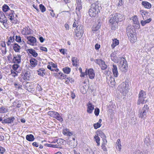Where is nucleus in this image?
<instances>
[{"label":"nucleus","instance_id":"1","mask_svg":"<svg viewBox=\"0 0 154 154\" xmlns=\"http://www.w3.org/2000/svg\"><path fill=\"white\" fill-rule=\"evenodd\" d=\"M100 5L97 2L92 4L88 11V13L91 17H96L100 12Z\"/></svg>","mask_w":154,"mask_h":154},{"label":"nucleus","instance_id":"2","mask_svg":"<svg viewBox=\"0 0 154 154\" xmlns=\"http://www.w3.org/2000/svg\"><path fill=\"white\" fill-rule=\"evenodd\" d=\"M133 29H134L133 27L131 25L128 26L127 28L126 31L127 35L129 38H130V41L132 43L135 42L137 39Z\"/></svg>","mask_w":154,"mask_h":154},{"label":"nucleus","instance_id":"3","mask_svg":"<svg viewBox=\"0 0 154 154\" xmlns=\"http://www.w3.org/2000/svg\"><path fill=\"white\" fill-rule=\"evenodd\" d=\"M119 68L122 72H126L127 71L128 67L126 60L123 58L122 59L120 63L119 64Z\"/></svg>","mask_w":154,"mask_h":154},{"label":"nucleus","instance_id":"4","mask_svg":"<svg viewBox=\"0 0 154 154\" xmlns=\"http://www.w3.org/2000/svg\"><path fill=\"white\" fill-rule=\"evenodd\" d=\"M146 92L143 90L141 91L139 94V100L138 101V104H140V103H144V102L146 100Z\"/></svg>","mask_w":154,"mask_h":154},{"label":"nucleus","instance_id":"5","mask_svg":"<svg viewBox=\"0 0 154 154\" xmlns=\"http://www.w3.org/2000/svg\"><path fill=\"white\" fill-rule=\"evenodd\" d=\"M149 107L147 105H145L141 111H139V117L145 118L146 113L148 111Z\"/></svg>","mask_w":154,"mask_h":154},{"label":"nucleus","instance_id":"6","mask_svg":"<svg viewBox=\"0 0 154 154\" xmlns=\"http://www.w3.org/2000/svg\"><path fill=\"white\" fill-rule=\"evenodd\" d=\"M118 89L123 94H125L128 92V86L126 85V84L124 82L121 83L119 86Z\"/></svg>","mask_w":154,"mask_h":154},{"label":"nucleus","instance_id":"7","mask_svg":"<svg viewBox=\"0 0 154 154\" xmlns=\"http://www.w3.org/2000/svg\"><path fill=\"white\" fill-rule=\"evenodd\" d=\"M95 62L99 64L101 67L102 70H104L107 68V66L105 64V62L102 60L96 59Z\"/></svg>","mask_w":154,"mask_h":154},{"label":"nucleus","instance_id":"8","mask_svg":"<svg viewBox=\"0 0 154 154\" xmlns=\"http://www.w3.org/2000/svg\"><path fill=\"white\" fill-rule=\"evenodd\" d=\"M28 41L27 43L32 46L34 45V44L36 42V39L32 36H29L27 37Z\"/></svg>","mask_w":154,"mask_h":154},{"label":"nucleus","instance_id":"9","mask_svg":"<svg viewBox=\"0 0 154 154\" xmlns=\"http://www.w3.org/2000/svg\"><path fill=\"white\" fill-rule=\"evenodd\" d=\"M85 71L86 72H88V74L90 79H94L95 74L94 72V71L92 69L90 68L88 70L87 69H86Z\"/></svg>","mask_w":154,"mask_h":154},{"label":"nucleus","instance_id":"10","mask_svg":"<svg viewBox=\"0 0 154 154\" xmlns=\"http://www.w3.org/2000/svg\"><path fill=\"white\" fill-rule=\"evenodd\" d=\"M77 6L76 8V12L77 13H80V11L82 8L81 0H76Z\"/></svg>","mask_w":154,"mask_h":154},{"label":"nucleus","instance_id":"11","mask_svg":"<svg viewBox=\"0 0 154 154\" xmlns=\"http://www.w3.org/2000/svg\"><path fill=\"white\" fill-rule=\"evenodd\" d=\"M87 106V112L89 113H91L94 109V106L92 105L90 102L88 103Z\"/></svg>","mask_w":154,"mask_h":154},{"label":"nucleus","instance_id":"12","mask_svg":"<svg viewBox=\"0 0 154 154\" xmlns=\"http://www.w3.org/2000/svg\"><path fill=\"white\" fill-rule=\"evenodd\" d=\"M109 23L112 25V29H115L117 26L118 22L115 20H113V19L109 18Z\"/></svg>","mask_w":154,"mask_h":154},{"label":"nucleus","instance_id":"13","mask_svg":"<svg viewBox=\"0 0 154 154\" xmlns=\"http://www.w3.org/2000/svg\"><path fill=\"white\" fill-rule=\"evenodd\" d=\"M7 20L4 14L2 12H0V22L3 23L4 25L5 23L6 22Z\"/></svg>","mask_w":154,"mask_h":154},{"label":"nucleus","instance_id":"14","mask_svg":"<svg viewBox=\"0 0 154 154\" xmlns=\"http://www.w3.org/2000/svg\"><path fill=\"white\" fill-rule=\"evenodd\" d=\"M21 32L23 35H26L30 34L32 32L29 27H26L23 29Z\"/></svg>","mask_w":154,"mask_h":154},{"label":"nucleus","instance_id":"15","mask_svg":"<svg viewBox=\"0 0 154 154\" xmlns=\"http://www.w3.org/2000/svg\"><path fill=\"white\" fill-rule=\"evenodd\" d=\"M112 71L114 76L116 77H117L119 75V73L116 66L113 64L112 65Z\"/></svg>","mask_w":154,"mask_h":154},{"label":"nucleus","instance_id":"16","mask_svg":"<svg viewBox=\"0 0 154 154\" xmlns=\"http://www.w3.org/2000/svg\"><path fill=\"white\" fill-rule=\"evenodd\" d=\"M72 65L75 67L78 66L79 64V60L75 57H72Z\"/></svg>","mask_w":154,"mask_h":154},{"label":"nucleus","instance_id":"17","mask_svg":"<svg viewBox=\"0 0 154 154\" xmlns=\"http://www.w3.org/2000/svg\"><path fill=\"white\" fill-rule=\"evenodd\" d=\"M21 55L20 54H18L17 56L14 57L13 58V61L15 63H19L21 61Z\"/></svg>","mask_w":154,"mask_h":154},{"label":"nucleus","instance_id":"18","mask_svg":"<svg viewBox=\"0 0 154 154\" xmlns=\"http://www.w3.org/2000/svg\"><path fill=\"white\" fill-rule=\"evenodd\" d=\"M14 117H11L7 119H4L2 122V123H11L13 122L14 120Z\"/></svg>","mask_w":154,"mask_h":154},{"label":"nucleus","instance_id":"19","mask_svg":"<svg viewBox=\"0 0 154 154\" xmlns=\"http://www.w3.org/2000/svg\"><path fill=\"white\" fill-rule=\"evenodd\" d=\"M142 4L144 8L149 9L151 7V4L149 2L146 1H143L142 3Z\"/></svg>","mask_w":154,"mask_h":154},{"label":"nucleus","instance_id":"20","mask_svg":"<svg viewBox=\"0 0 154 154\" xmlns=\"http://www.w3.org/2000/svg\"><path fill=\"white\" fill-rule=\"evenodd\" d=\"M27 51L30 54H32L35 57H36L38 56L37 53L34 50L32 49H28Z\"/></svg>","mask_w":154,"mask_h":154},{"label":"nucleus","instance_id":"21","mask_svg":"<svg viewBox=\"0 0 154 154\" xmlns=\"http://www.w3.org/2000/svg\"><path fill=\"white\" fill-rule=\"evenodd\" d=\"M30 62L32 67H35L37 64V60L34 58L31 59L30 60Z\"/></svg>","mask_w":154,"mask_h":154},{"label":"nucleus","instance_id":"22","mask_svg":"<svg viewBox=\"0 0 154 154\" xmlns=\"http://www.w3.org/2000/svg\"><path fill=\"white\" fill-rule=\"evenodd\" d=\"M21 48V47L17 43H15L13 46L14 50L16 52H19Z\"/></svg>","mask_w":154,"mask_h":154},{"label":"nucleus","instance_id":"23","mask_svg":"<svg viewBox=\"0 0 154 154\" xmlns=\"http://www.w3.org/2000/svg\"><path fill=\"white\" fill-rule=\"evenodd\" d=\"M26 139L29 141H33L35 139L34 136L31 134L27 135L26 136Z\"/></svg>","mask_w":154,"mask_h":154},{"label":"nucleus","instance_id":"24","mask_svg":"<svg viewBox=\"0 0 154 154\" xmlns=\"http://www.w3.org/2000/svg\"><path fill=\"white\" fill-rule=\"evenodd\" d=\"M16 40L17 42H20L22 43V44L23 45L22 46V47H23V45L25 46V42L23 40L22 41H21V38L20 36L16 35Z\"/></svg>","mask_w":154,"mask_h":154},{"label":"nucleus","instance_id":"25","mask_svg":"<svg viewBox=\"0 0 154 154\" xmlns=\"http://www.w3.org/2000/svg\"><path fill=\"white\" fill-rule=\"evenodd\" d=\"M112 41L113 42L111 45V46L113 48H114L116 46L119 45V40L116 39H112Z\"/></svg>","mask_w":154,"mask_h":154},{"label":"nucleus","instance_id":"26","mask_svg":"<svg viewBox=\"0 0 154 154\" xmlns=\"http://www.w3.org/2000/svg\"><path fill=\"white\" fill-rule=\"evenodd\" d=\"M115 15L117 20L118 22L122 20L123 17L121 14H115Z\"/></svg>","mask_w":154,"mask_h":154},{"label":"nucleus","instance_id":"27","mask_svg":"<svg viewBox=\"0 0 154 154\" xmlns=\"http://www.w3.org/2000/svg\"><path fill=\"white\" fill-rule=\"evenodd\" d=\"M45 70L43 68L39 69L38 70V74L42 76H43L45 75V72H44Z\"/></svg>","mask_w":154,"mask_h":154},{"label":"nucleus","instance_id":"28","mask_svg":"<svg viewBox=\"0 0 154 154\" xmlns=\"http://www.w3.org/2000/svg\"><path fill=\"white\" fill-rule=\"evenodd\" d=\"M76 31H79L81 33H83V29L82 25L78 26L76 27Z\"/></svg>","mask_w":154,"mask_h":154},{"label":"nucleus","instance_id":"29","mask_svg":"<svg viewBox=\"0 0 154 154\" xmlns=\"http://www.w3.org/2000/svg\"><path fill=\"white\" fill-rule=\"evenodd\" d=\"M8 109L6 107H2L0 108V113H4L8 112Z\"/></svg>","mask_w":154,"mask_h":154},{"label":"nucleus","instance_id":"30","mask_svg":"<svg viewBox=\"0 0 154 154\" xmlns=\"http://www.w3.org/2000/svg\"><path fill=\"white\" fill-rule=\"evenodd\" d=\"M57 112H56L50 111L48 112V114L49 116H50L53 118H54L56 115V114H57Z\"/></svg>","mask_w":154,"mask_h":154},{"label":"nucleus","instance_id":"31","mask_svg":"<svg viewBox=\"0 0 154 154\" xmlns=\"http://www.w3.org/2000/svg\"><path fill=\"white\" fill-rule=\"evenodd\" d=\"M132 20L134 24H137V25H139V22L138 20V19L137 16H134Z\"/></svg>","mask_w":154,"mask_h":154},{"label":"nucleus","instance_id":"32","mask_svg":"<svg viewBox=\"0 0 154 154\" xmlns=\"http://www.w3.org/2000/svg\"><path fill=\"white\" fill-rule=\"evenodd\" d=\"M106 79L107 82L108 83H109V82L111 83L112 82H113L115 81V80L114 78H112L111 76H107L106 77Z\"/></svg>","mask_w":154,"mask_h":154},{"label":"nucleus","instance_id":"33","mask_svg":"<svg viewBox=\"0 0 154 154\" xmlns=\"http://www.w3.org/2000/svg\"><path fill=\"white\" fill-rule=\"evenodd\" d=\"M71 69L68 67H66L63 69V71L66 74H69L70 72Z\"/></svg>","mask_w":154,"mask_h":154},{"label":"nucleus","instance_id":"34","mask_svg":"<svg viewBox=\"0 0 154 154\" xmlns=\"http://www.w3.org/2000/svg\"><path fill=\"white\" fill-rule=\"evenodd\" d=\"M95 140L96 141L97 143V145L99 146L100 145V139L99 137L98 136L97 134H96L95 135L94 137Z\"/></svg>","mask_w":154,"mask_h":154},{"label":"nucleus","instance_id":"35","mask_svg":"<svg viewBox=\"0 0 154 154\" xmlns=\"http://www.w3.org/2000/svg\"><path fill=\"white\" fill-rule=\"evenodd\" d=\"M101 133L103 135V137H102V140L103 141L102 144H106L107 143V141L106 139V136L102 132H101Z\"/></svg>","mask_w":154,"mask_h":154},{"label":"nucleus","instance_id":"36","mask_svg":"<svg viewBox=\"0 0 154 154\" xmlns=\"http://www.w3.org/2000/svg\"><path fill=\"white\" fill-rule=\"evenodd\" d=\"M115 54V53H113L110 54V57L112 60L114 62H116L117 57L116 56Z\"/></svg>","mask_w":154,"mask_h":154},{"label":"nucleus","instance_id":"37","mask_svg":"<svg viewBox=\"0 0 154 154\" xmlns=\"http://www.w3.org/2000/svg\"><path fill=\"white\" fill-rule=\"evenodd\" d=\"M100 19L98 20V24L97 26L96 27H95V29H93V30L95 31L98 30L100 28L101 26V23H100Z\"/></svg>","mask_w":154,"mask_h":154},{"label":"nucleus","instance_id":"38","mask_svg":"<svg viewBox=\"0 0 154 154\" xmlns=\"http://www.w3.org/2000/svg\"><path fill=\"white\" fill-rule=\"evenodd\" d=\"M54 118L56 119L60 122H61L63 120V119L58 112H57V114H56Z\"/></svg>","mask_w":154,"mask_h":154},{"label":"nucleus","instance_id":"39","mask_svg":"<svg viewBox=\"0 0 154 154\" xmlns=\"http://www.w3.org/2000/svg\"><path fill=\"white\" fill-rule=\"evenodd\" d=\"M3 11L4 12H6L9 10V7L6 5H4L2 7Z\"/></svg>","mask_w":154,"mask_h":154},{"label":"nucleus","instance_id":"40","mask_svg":"<svg viewBox=\"0 0 154 154\" xmlns=\"http://www.w3.org/2000/svg\"><path fill=\"white\" fill-rule=\"evenodd\" d=\"M39 8L42 12H44L46 11V8L42 4H40L39 5Z\"/></svg>","mask_w":154,"mask_h":154},{"label":"nucleus","instance_id":"41","mask_svg":"<svg viewBox=\"0 0 154 154\" xmlns=\"http://www.w3.org/2000/svg\"><path fill=\"white\" fill-rule=\"evenodd\" d=\"M116 143L117 144V146L118 148L120 150L121 148V142L119 139H118L116 142Z\"/></svg>","mask_w":154,"mask_h":154},{"label":"nucleus","instance_id":"42","mask_svg":"<svg viewBox=\"0 0 154 154\" xmlns=\"http://www.w3.org/2000/svg\"><path fill=\"white\" fill-rule=\"evenodd\" d=\"M44 145L46 146H48L49 147L52 148H57V146L55 145H53L52 144H48L45 143Z\"/></svg>","mask_w":154,"mask_h":154},{"label":"nucleus","instance_id":"43","mask_svg":"<svg viewBox=\"0 0 154 154\" xmlns=\"http://www.w3.org/2000/svg\"><path fill=\"white\" fill-rule=\"evenodd\" d=\"M29 76L30 75L29 72L27 71L24 74V80L27 79L29 78Z\"/></svg>","mask_w":154,"mask_h":154},{"label":"nucleus","instance_id":"44","mask_svg":"<svg viewBox=\"0 0 154 154\" xmlns=\"http://www.w3.org/2000/svg\"><path fill=\"white\" fill-rule=\"evenodd\" d=\"M109 18L111 19H113V20H115L116 22H118L116 18V16L115 15V14H113L110 15Z\"/></svg>","mask_w":154,"mask_h":154},{"label":"nucleus","instance_id":"45","mask_svg":"<svg viewBox=\"0 0 154 154\" xmlns=\"http://www.w3.org/2000/svg\"><path fill=\"white\" fill-rule=\"evenodd\" d=\"M101 126V125L100 124L99 122H97L96 123L94 124V127L95 129H97V128L100 127Z\"/></svg>","mask_w":154,"mask_h":154},{"label":"nucleus","instance_id":"46","mask_svg":"<svg viewBox=\"0 0 154 154\" xmlns=\"http://www.w3.org/2000/svg\"><path fill=\"white\" fill-rule=\"evenodd\" d=\"M14 105H15V104H17V107L20 108L21 106V104L20 102L19 101H15L13 103Z\"/></svg>","mask_w":154,"mask_h":154},{"label":"nucleus","instance_id":"47","mask_svg":"<svg viewBox=\"0 0 154 154\" xmlns=\"http://www.w3.org/2000/svg\"><path fill=\"white\" fill-rule=\"evenodd\" d=\"M100 110L99 109L96 108L94 110V114L96 116H98L99 115Z\"/></svg>","mask_w":154,"mask_h":154},{"label":"nucleus","instance_id":"48","mask_svg":"<svg viewBox=\"0 0 154 154\" xmlns=\"http://www.w3.org/2000/svg\"><path fill=\"white\" fill-rule=\"evenodd\" d=\"M75 33L76 37H78L81 36L83 33H81V32H79V31H75Z\"/></svg>","mask_w":154,"mask_h":154},{"label":"nucleus","instance_id":"49","mask_svg":"<svg viewBox=\"0 0 154 154\" xmlns=\"http://www.w3.org/2000/svg\"><path fill=\"white\" fill-rule=\"evenodd\" d=\"M19 66L18 64H14L13 66V68L14 70H15L17 69Z\"/></svg>","mask_w":154,"mask_h":154},{"label":"nucleus","instance_id":"50","mask_svg":"<svg viewBox=\"0 0 154 154\" xmlns=\"http://www.w3.org/2000/svg\"><path fill=\"white\" fill-rule=\"evenodd\" d=\"M140 14L142 15V17H144L146 14V12L143 10H141L140 11Z\"/></svg>","mask_w":154,"mask_h":154},{"label":"nucleus","instance_id":"51","mask_svg":"<svg viewBox=\"0 0 154 154\" xmlns=\"http://www.w3.org/2000/svg\"><path fill=\"white\" fill-rule=\"evenodd\" d=\"M106 144H102V148L103 150L104 151H106L107 150L106 148Z\"/></svg>","mask_w":154,"mask_h":154},{"label":"nucleus","instance_id":"52","mask_svg":"<svg viewBox=\"0 0 154 154\" xmlns=\"http://www.w3.org/2000/svg\"><path fill=\"white\" fill-rule=\"evenodd\" d=\"M40 49L42 51H47V48L41 46L40 47Z\"/></svg>","mask_w":154,"mask_h":154},{"label":"nucleus","instance_id":"53","mask_svg":"<svg viewBox=\"0 0 154 154\" xmlns=\"http://www.w3.org/2000/svg\"><path fill=\"white\" fill-rule=\"evenodd\" d=\"M14 85L16 88H17L18 89L20 88L22 86L21 85H18L16 83H14Z\"/></svg>","mask_w":154,"mask_h":154},{"label":"nucleus","instance_id":"54","mask_svg":"<svg viewBox=\"0 0 154 154\" xmlns=\"http://www.w3.org/2000/svg\"><path fill=\"white\" fill-rule=\"evenodd\" d=\"M123 1L122 0H120L119 2L118 3V7H120L122 6L123 5Z\"/></svg>","mask_w":154,"mask_h":154},{"label":"nucleus","instance_id":"55","mask_svg":"<svg viewBox=\"0 0 154 154\" xmlns=\"http://www.w3.org/2000/svg\"><path fill=\"white\" fill-rule=\"evenodd\" d=\"M13 15V14H10L9 15V19L12 21L13 20L14 18V16L13 15Z\"/></svg>","mask_w":154,"mask_h":154},{"label":"nucleus","instance_id":"56","mask_svg":"<svg viewBox=\"0 0 154 154\" xmlns=\"http://www.w3.org/2000/svg\"><path fill=\"white\" fill-rule=\"evenodd\" d=\"M32 6L36 10L37 12H38L39 11V9L38 8L37 5H35V4H33Z\"/></svg>","mask_w":154,"mask_h":154},{"label":"nucleus","instance_id":"57","mask_svg":"<svg viewBox=\"0 0 154 154\" xmlns=\"http://www.w3.org/2000/svg\"><path fill=\"white\" fill-rule=\"evenodd\" d=\"M5 151V149L2 147L0 146V153H3Z\"/></svg>","mask_w":154,"mask_h":154},{"label":"nucleus","instance_id":"58","mask_svg":"<svg viewBox=\"0 0 154 154\" xmlns=\"http://www.w3.org/2000/svg\"><path fill=\"white\" fill-rule=\"evenodd\" d=\"M100 47V45H98L97 44H96L95 46V49L96 50L98 49Z\"/></svg>","mask_w":154,"mask_h":154},{"label":"nucleus","instance_id":"59","mask_svg":"<svg viewBox=\"0 0 154 154\" xmlns=\"http://www.w3.org/2000/svg\"><path fill=\"white\" fill-rule=\"evenodd\" d=\"M11 73L13 74V76L15 77L17 75V74L14 71H13L12 70H11Z\"/></svg>","mask_w":154,"mask_h":154},{"label":"nucleus","instance_id":"60","mask_svg":"<svg viewBox=\"0 0 154 154\" xmlns=\"http://www.w3.org/2000/svg\"><path fill=\"white\" fill-rule=\"evenodd\" d=\"M152 20V19L151 18H149V19H148L145 20L146 22V23H149Z\"/></svg>","mask_w":154,"mask_h":154},{"label":"nucleus","instance_id":"61","mask_svg":"<svg viewBox=\"0 0 154 154\" xmlns=\"http://www.w3.org/2000/svg\"><path fill=\"white\" fill-rule=\"evenodd\" d=\"M77 24H78V23L77 21H75V22H74L73 25V26L74 27H76L77 26Z\"/></svg>","mask_w":154,"mask_h":154},{"label":"nucleus","instance_id":"62","mask_svg":"<svg viewBox=\"0 0 154 154\" xmlns=\"http://www.w3.org/2000/svg\"><path fill=\"white\" fill-rule=\"evenodd\" d=\"M51 12L50 13V14L51 16H52L53 17H54L55 16V14L54 13V12L53 10H51Z\"/></svg>","mask_w":154,"mask_h":154},{"label":"nucleus","instance_id":"63","mask_svg":"<svg viewBox=\"0 0 154 154\" xmlns=\"http://www.w3.org/2000/svg\"><path fill=\"white\" fill-rule=\"evenodd\" d=\"M32 145L33 146H35L36 147H37L38 146V144L36 142H33L32 143Z\"/></svg>","mask_w":154,"mask_h":154},{"label":"nucleus","instance_id":"64","mask_svg":"<svg viewBox=\"0 0 154 154\" xmlns=\"http://www.w3.org/2000/svg\"><path fill=\"white\" fill-rule=\"evenodd\" d=\"M141 24L143 26H144L146 23V22L145 21L141 20L140 22Z\"/></svg>","mask_w":154,"mask_h":154}]
</instances>
